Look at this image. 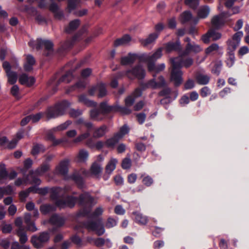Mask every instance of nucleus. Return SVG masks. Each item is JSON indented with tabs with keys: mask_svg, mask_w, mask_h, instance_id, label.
Listing matches in <instances>:
<instances>
[{
	"mask_svg": "<svg viewBox=\"0 0 249 249\" xmlns=\"http://www.w3.org/2000/svg\"><path fill=\"white\" fill-rule=\"evenodd\" d=\"M222 67V63L221 61H217L214 62L213 67L212 69V72L218 75Z\"/></svg>",
	"mask_w": 249,
	"mask_h": 249,
	"instance_id": "nucleus-45",
	"label": "nucleus"
},
{
	"mask_svg": "<svg viewBox=\"0 0 249 249\" xmlns=\"http://www.w3.org/2000/svg\"><path fill=\"white\" fill-rule=\"evenodd\" d=\"M79 203L83 207L78 214V216H85L88 215L91 211L92 206L96 202H94V199L89 193H85L81 194L79 197Z\"/></svg>",
	"mask_w": 249,
	"mask_h": 249,
	"instance_id": "nucleus-3",
	"label": "nucleus"
},
{
	"mask_svg": "<svg viewBox=\"0 0 249 249\" xmlns=\"http://www.w3.org/2000/svg\"><path fill=\"white\" fill-rule=\"evenodd\" d=\"M83 111L80 109H71L69 111V114L71 117L76 118L82 115Z\"/></svg>",
	"mask_w": 249,
	"mask_h": 249,
	"instance_id": "nucleus-59",
	"label": "nucleus"
},
{
	"mask_svg": "<svg viewBox=\"0 0 249 249\" xmlns=\"http://www.w3.org/2000/svg\"><path fill=\"white\" fill-rule=\"evenodd\" d=\"M50 237L49 232L43 231L40 232L38 235L32 236L31 241L36 248L40 249L49 240Z\"/></svg>",
	"mask_w": 249,
	"mask_h": 249,
	"instance_id": "nucleus-8",
	"label": "nucleus"
},
{
	"mask_svg": "<svg viewBox=\"0 0 249 249\" xmlns=\"http://www.w3.org/2000/svg\"><path fill=\"white\" fill-rule=\"evenodd\" d=\"M19 83L23 85L31 86L35 82V78L32 76H28L26 74H22L19 77Z\"/></svg>",
	"mask_w": 249,
	"mask_h": 249,
	"instance_id": "nucleus-19",
	"label": "nucleus"
},
{
	"mask_svg": "<svg viewBox=\"0 0 249 249\" xmlns=\"http://www.w3.org/2000/svg\"><path fill=\"white\" fill-rule=\"evenodd\" d=\"M71 188L70 186H66L63 188L60 187H53L50 190V196L52 199L55 200V205L50 204L42 205L40 206V210L44 214L54 211L56 206L60 208L66 207L72 208L74 207L78 198L71 196L64 197L67 193L70 191Z\"/></svg>",
	"mask_w": 249,
	"mask_h": 249,
	"instance_id": "nucleus-1",
	"label": "nucleus"
},
{
	"mask_svg": "<svg viewBox=\"0 0 249 249\" xmlns=\"http://www.w3.org/2000/svg\"><path fill=\"white\" fill-rule=\"evenodd\" d=\"M80 1V0H69L68 9L69 12H71L76 7V5Z\"/></svg>",
	"mask_w": 249,
	"mask_h": 249,
	"instance_id": "nucleus-54",
	"label": "nucleus"
},
{
	"mask_svg": "<svg viewBox=\"0 0 249 249\" xmlns=\"http://www.w3.org/2000/svg\"><path fill=\"white\" fill-rule=\"evenodd\" d=\"M117 163L118 160L114 158H111L106 166V173L108 175L111 174L116 168Z\"/></svg>",
	"mask_w": 249,
	"mask_h": 249,
	"instance_id": "nucleus-22",
	"label": "nucleus"
},
{
	"mask_svg": "<svg viewBox=\"0 0 249 249\" xmlns=\"http://www.w3.org/2000/svg\"><path fill=\"white\" fill-rule=\"evenodd\" d=\"M36 187H31L28 189V190L26 191H23L19 193V196L21 199H25L29 195L30 192H36V191H35Z\"/></svg>",
	"mask_w": 249,
	"mask_h": 249,
	"instance_id": "nucleus-53",
	"label": "nucleus"
},
{
	"mask_svg": "<svg viewBox=\"0 0 249 249\" xmlns=\"http://www.w3.org/2000/svg\"><path fill=\"white\" fill-rule=\"evenodd\" d=\"M54 0H50L51 2V4L49 6V10L53 13L55 18L60 19L63 16V13L62 11L59 9V6L54 2Z\"/></svg>",
	"mask_w": 249,
	"mask_h": 249,
	"instance_id": "nucleus-16",
	"label": "nucleus"
},
{
	"mask_svg": "<svg viewBox=\"0 0 249 249\" xmlns=\"http://www.w3.org/2000/svg\"><path fill=\"white\" fill-rule=\"evenodd\" d=\"M107 126L105 125H102L99 128H96L93 134L94 138H100L104 136L107 132Z\"/></svg>",
	"mask_w": 249,
	"mask_h": 249,
	"instance_id": "nucleus-32",
	"label": "nucleus"
},
{
	"mask_svg": "<svg viewBox=\"0 0 249 249\" xmlns=\"http://www.w3.org/2000/svg\"><path fill=\"white\" fill-rule=\"evenodd\" d=\"M137 58L136 53H129L127 56H123L121 59L122 65H128L133 64Z\"/></svg>",
	"mask_w": 249,
	"mask_h": 249,
	"instance_id": "nucleus-18",
	"label": "nucleus"
},
{
	"mask_svg": "<svg viewBox=\"0 0 249 249\" xmlns=\"http://www.w3.org/2000/svg\"><path fill=\"white\" fill-rule=\"evenodd\" d=\"M47 138L48 140L52 141L53 142V145H58L63 142H67V138H63L61 139L56 140L55 139L54 136L52 134V132H49L47 135Z\"/></svg>",
	"mask_w": 249,
	"mask_h": 249,
	"instance_id": "nucleus-33",
	"label": "nucleus"
},
{
	"mask_svg": "<svg viewBox=\"0 0 249 249\" xmlns=\"http://www.w3.org/2000/svg\"><path fill=\"white\" fill-rule=\"evenodd\" d=\"M117 225V221L112 218L109 217L107 219L106 226L107 228H111Z\"/></svg>",
	"mask_w": 249,
	"mask_h": 249,
	"instance_id": "nucleus-62",
	"label": "nucleus"
},
{
	"mask_svg": "<svg viewBox=\"0 0 249 249\" xmlns=\"http://www.w3.org/2000/svg\"><path fill=\"white\" fill-rule=\"evenodd\" d=\"M115 105L112 106H108L106 102H103L100 105V111L103 114L110 112H114Z\"/></svg>",
	"mask_w": 249,
	"mask_h": 249,
	"instance_id": "nucleus-26",
	"label": "nucleus"
},
{
	"mask_svg": "<svg viewBox=\"0 0 249 249\" xmlns=\"http://www.w3.org/2000/svg\"><path fill=\"white\" fill-rule=\"evenodd\" d=\"M162 55V48H159L153 54H144L142 56V59L145 62H155L160 58Z\"/></svg>",
	"mask_w": 249,
	"mask_h": 249,
	"instance_id": "nucleus-13",
	"label": "nucleus"
},
{
	"mask_svg": "<svg viewBox=\"0 0 249 249\" xmlns=\"http://www.w3.org/2000/svg\"><path fill=\"white\" fill-rule=\"evenodd\" d=\"M35 62V59L32 55H28L26 57V60L24 65L25 71H31Z\"/></svg>",
	"mask_w": 249,
	"mask_h": 249,
	"instance_id": "nucleus-24",
	"label": "nucleus"
},
{
	"mask_svg": "<svg viewBox=\"0 0 249 249\" xmlns=\"http://www.w3.org/2000/svg\"><path fill=\"white\" fill-rule=\"evenodd\" d=\"M123 74L130 79L135 78L142 79L145 76V71L142 66L137 65L133 67L131 70L124 71Z\"/></svg>",
	"mask_w": 249,
	"mask_h": 249,
	"instance_id": "nucleus-6",
	"label": "nucleus"
},
{
	"mask_svg": "<svg viewBox=\"0 0 249 249\" xmlns=\"http://www.w3.org/2000/svg\"><path fill=\"white\" fill-rule=\"evenodd\" d=\"M28 44L33 49L37 50H40L42 46H44L45 50L48 51V53L46 54V55H49V53L53 51V43L50 40H43L38 38L36 40H30Z\"/></svg>",
	"mask_w": 249,
	"mask_h": 249,
	"instance_id": "nucleus-5",
	"label": "nucleus"
},
{
	"mask_svg": "<svg viewBox=\"0 0 249 249\" xmlns=\"http://www.w3.org/2000/svg\"><path fill=\"white\" fill-rule=\"evenodd\" d=\"M192 18V15L190 11H186L183 12L180 16V20L182 23L189 21Z\"/></svg>",
	"mask_w": 249,
	"mask_h": 249,
	"instance_id": "nucleus-41",
	"label": "nucleus"
},
{
	"mask_svg": "<svg viewBox=\"0 0 249 249\" xmlns=\"http://www.w3.org/2000/svg\"><path fill=\"white\" fill-rule=\"evenodd\" d=\"M210 77L209 75L201 73L198 74L196 75V79L197 83L200 85H206L210 81Z\"/></svg>",
	"mask_w": 249,
	"mask_h": 249,
	"instance_id": "nucleus-31",
	"label": "nucleus"
},
{
	"mask_svg": "<svg viewBox=\"0 0 249 249\" xmlns=\"http://www.w3.org/2000/svg\"><path fill=\"white\" fill-rule=\"evenodd\" d=\"M159 35L157 33H152L148 37L144 39H142L140 41L141 44L144 46L152 43L158 38Z\"/></svg>",
	"mask_w": 249,
	"mask_h": 249,
	"instance_id": "nucleus-28",
	"label": "nucleus"
},
{
	"mask_svg": "<svg viewBox=\"0 0 249 249\" xmlns=\"http://www.w3.org/2000/svg\"><path fill=\"white\" fill-rule=\"evenodd\" d=\"M49 221L51 224L60 227L64 224L65 220L60 215L53 214L50 218Z\"/></svg>",
	"mask_w": 249,
	"mask_h": 249,
	"instance_id": "nucleus-20",
	"label": "nucleus"
},
{
	"mask_svg": "<svg viewBox=\"0 0 249 249\" xmlns=\"http://www.w3.org/2000/svg\"><path fill=\"white\" fill-rule=\"evenodd\" d=\"M209 34H210V36L213 40H217L221 37V34L219 32H216L213 29H211L209 30Z\"/></svg>",
	"mask_w": 249,
	"mask_h": 249,
	"instance_id": "nucleus-55",
	"label": "nucleus"
},
{
	"mask_svg": "<svg viewBox=\"0 0 249 249\" xmlns=\"http://www.w3.org/2000/svg\"><path fill=\"white\" fill-rule=\"evenodd\" d=\"M8 178V172L6 170L5 165L1 163L0 164V184H3L4 181Z\"/></svg>",
	"mask_w": 249,
	"mask_h": 249,
	"instance_id": "nucleus-30",
	"label": "nucleus"
},
{
	"mask_svg": "<svg viewBox=\"0 0 249 249\" xmlns=\"http://www.w3.org/2000/svg\"><path fill=\"white\" fill-rule=\"evenodd\" d=\"M50 165L49 163L47 162H43L41 166L38 168L36 170H31L30 171V175L32 178L31 183H34L36 185H39L41 183V180L39 178L36 177L35 176H41L43 175L46 172L50 169Z\"/></svg>",
	"mask_w": 249,
	"mask_h": 249,
	"instance_id": "nucleus-9",
	"label": "nucleus"
},
{
	"mask_svg": "<svg viewBox=\"0 0 249 249\" xmlns=\"http://www.w3.org/2000/svg\"><path fill=\"white\" fill-rule=\"evenodd\" d=\"M231 15L229 12H221L219 15L214 16L211 20L213 26L218 29L224 24V19Z\"/></svg>",
	"mask_w": 249,
	"mask_h": 249,
	"instance_id": "nucleus-10",
	"label": "nucleus"
},
{
	"mask_svg": "<svg viewBox=\"0 0 249 249\" xmlns=\"http://www.w3.org/2000/svg\"><path fill=\"white\" fill-rule=\"evenodd\" d=\"M219 49L218 44L213 43L211 46L208 47L205 50V53L206 54H209L213 51H217Z\"/></svg>",
	"mask_w": 249,
	"mask_h": 249,
	"instance_id": "nucleus-58",
	"label": "nucleus"
},
{
	"mask_svg": "<svg viewBox=\"0 0 249 249\" xmlns=\"http://www.w3.org/2000/svg\"><path fill=\"white\" fill-rule=\"evenodd\" d=\"M165 50L167 53L172 51H179L181 50L180 42L179 40H177L175 43L169 42L165 45Z\"/></svg>",
	"mask_w": 249,
	"mask_h": 249,
	"instance_id": "nucleus-21",
	"label": "nucleus"
},
{
	"mask_svg": "<svg viewBox=\"0 0 249 249\" xmlns=\"http://www.w3.org/2000/svg\"><path fill=\"white\" fill-rule=\"evenodd\" d=\"M45 150L44 146L41 144H35L32 150V154L36 156L41 152H43Z\"/></svg>",
	"mask_w": 249,
	"mask_h": 249,
	"instance_id": "nucleus-43",
	"label": "nucleus"
},
{
	"mask_svg": "<svg viewBox=\"0 0 249 249\" xmlns=\"http://www.w3.org/2000/svg\"><path fill=\"white\" fill-rule=\"evenodd\" d=\"M120 139L116 137L115 134L113 137L107 140L105 142L106 145L108 147H113L119 141Z\"/></svg>",
	"mask_w": 249,
	"mask_h": 249,
	"instance_id": "nucleus-46",
	"label": "nucleus"
},
{
	"mask_svg": "<svg viewBox=\"0 0 249 249\" xmlns=\"http://www.w3.org/2000/svg\"><path fill=\"white\" fill-rule=\"evenodd\" d=\"M73 76L71 71H67L65 74L63 75L58 81L57 85L62 82L66 83H69L73 79Z\"/></svg>",
	"mask_w": 249,
	"mask_h": 249,
	"instance_id": "nucleus-34",
	"label": "nucleus"
},
{
	"mask_svg": "<svg viewBox=\"0 0 249 249\" xmlns=\"http://www.w3.org/2000/svg\"><path fill=\"white\" fill-rule=\"evenodd\" d=\"M186 54L183 52L178 57L171 58L172 71L171 72V80L174 82L176 86H179L183 81L182 78V71L181 68L183 67L189 68L193 63V60L191 57L185 58Z\"/></svg>",
	"mask_w": 249,
	"mask_h": 249,
	"instance_id": "nucleus-2",
	"label": "nucleus"
},
{
	"mask_svg": "<svg viewBox=\"0 0 249 249\" xmlns=\"http://www.w3.org/2000/svg\"><path fill=\"white\" fill-rule=\"evenodd\" d=\"M71 105L68 101L64 100L54 107H49L46 111L47 117L48 119L54 118L63 115Z\"/></svg>",
	"mask_w": 249,
	"mask_h": 249,
	"instance_id": "nucleus-4",
	"label": "nucleus"
},
{
	"mask_svg": "<svg viewBox=\"0 0 249 249\" xmlns=\"http://www.w3.org/2000/svg\"><path fill=\"white\" fill-rule=\"evenodd\" d=\"M102 168L101 165L96 162H94L90 168V171L92 174L96 176H99L100 175L102 172Z\"/></svg>",
	"mask_w": 249,
	"mask_h": 249,
	"instance_id": "nucleus-35",
	"label": "nucleus"
},
{
	"mask_svg": "<svg viewBox=\"0 0 249 249\" xmlns=\"http://www.w3.org/2000/svg\"><path fill=\"white\" fill-rule=\"evenodd\" d=\"M70 160L65 159L61 161L55 167L54 174L65 177L68 173Z\"/></svg>",
	"mask_w": 249,
	"mask_h": 249,
	"instance_id": "nucleus-11",
	"label": "nucleus"
},
{
	"mask_svg": "<svg viewBox=\"0 0 249 249\" xmlns=\"http://www.w3.org/2000/svg\"><path fill=\"white\" fill-rule=\"evenodd\" d=\"M71 179L75 181L77 184L79 188L83 187L84 182L82 178L79 174L77 173H74L71 177Z\"/></svg>",
	"mask_w": 249,
	"mask_h": 249,
	"instance_id": "nucleus-39",
	"label": "nucleus"
},
{
	"mask_svg": "<svg viewBox=\"0 0 249 249\" xmlns=\"http://www.w3.org/2000/svg\"><path fill=\"white\" fill-rule=\"evenodd\" d=\"M29 178H31L30 174L26 178H18V179H17L16 180V181L15 182V184L16 186H19L22 184H27L28 183L33 184V183H31L32 181V179L31 180H29Z\"/></svg>",
	"mask_w": 249,
	"mask_h": 249,
	"instance_id": "nucleus-44",
	"label": "nucleus"
},
{
	"mask_svg": "<svg viewBox=\"0 0 249 249\" xmlns=\"http://www.w3.org/2000/svg\"><path fill=\"white\" fill-rule=\"evenodd\" d=\"M135 221L141 225H145L147 223V217L138 212H134Z\"/></svg>",
	"mask_w": 249,
	"mask_h": 249,
	"instance_id": "nucleus-27",
	"label": "nucleus"
},
{
	"mask_svg": "<svg viewBox=\"0 0 249 249\" xmlns=\"http://www.w3.org/2000/svg\"><path fill=\"white\" fill-rule=\"evenodd\" d=\"M79 101L88 107H95L96 103L89 100L85 95H81L79 97Z\"/></svg>",
	"mask_w": 249,
	"mask_h": 249,
	"instance_id": "nucleus-38",
	"label": "nucleus"
},
{
	"mask_svg": "<svg viewBox=\"0 0 249 249\" xmlns=\"http://www.w3.org/2000/svg\"><path fill=\"white\" fill-rule=\"evenodd\" d=\"M131 41V37L128 35H125L122 37L116 39L114 42V45L117 47L119 46L128 44Z\"/></svg>",
	"mask_w": 249,
	"mask_h": 249,
	"instance_id": "nucleus-23",
	"label": "nucleus"
},
{
	"mask_svg": "<svg viewBox=\"0 0 249 249\" xmlns=\"http://www.w3.org/2000/svg\"><path fill=\"white\" fill-rule=\"evenodd\" d=\"M6 75L8 77V82L10 84H14L17 80L18 75L16 72L14 71L7 72Z\"/></svg>",
	"mask_w": 249,
	"mask_h": 249,
	"instance_id": "nucleus-47",
	"label": "nucleus"
},
{
	"mask_svg": "<svg viewBox=\"0 0 249 249\" xmlns=\"http://www.w3.org/2000/svg\"><path fill=\"white\" fill-rule=\"evenodd\" d=\"M158 81H156L155 78L149 80L146 84V88L157 89L162 87L165 85V81L163 76H160L158 78Z\"/></svg>",
	"mask_w": 249,
	"mask_h": 249,
	"instance_id": "nucleus-14",
	"label": "nucleus"
},
{
	"mask_svg": "<svg viewBox=\"0 0 249 249\" xmlns=\"http://www.w3.org/2000/svg\"><path fill=\"white\" fill-rule=\"evenodd\" d=\"M210 11V9L208 6H201L197 11V17L200 18H205L208 16Z\"/></svg>",
	"mask_w": 249,
	"mask_h": 249,
	"instance_id": "nucleus-25",
	"label": "nucleus"
},
{
	"mask_svg": "<svg viewBox=\"0 0 249 249\" xmlns=\"http://www.w3.org/2000/svg\"><path fill=\"white\" fill-rule=\"evenodd\" d=\"M103 209L102 207H98L95 210L94 212L90 215V217L92 219H94L96 217L102 215V214L103 213Z\"/></svg>",
	"mask_w": 249,
	"mask_h": 249,
	"instance_id": "nucleus-60",
	"label": "nucleus"
},
{
	"mask_svg": "<svg viewBox=\"0 0 249 249\" xmlns=\"http://www.w3.org/2000/svg\"><path fill=\"white\" fill-rule=\"evenodd\" d=\"M131 165V160L129 158H126L124 159L122 163V167L124 169H127L130 168Z\"/></svg>",
	"mask_w": 249,
	"mask_h": 249,
	"instance_id": "nucleus-61",
	"label": "nucleus"
},
{
	"mask_svg": "<svg viewBox=\"0 0 249 249\" xmlns=\"http://www.w3.org/2000/svg\"><path fill=\"white\" fill-rule=\"evenodd\" d=\"M17 232L19 237L20 243H25L28 240V238L26 233L24 231V229L18 230Z\"/></svg>",
	"mask_w": 249,
	"mask_h": 249,
	"instance_id": "nucleus-50",
	"label": "nucleus"
},
{
	"mask_svg": "<svg viewBox=\"0 0 249 249\" xmlns=\"http://www.w3.org/2000/svg\"><path fill=\"white\" fill-rule=\"evenodd\" d=\"M24 222L27 226V230L32 232H35L37 230V228L35 225L34 222L31 221V214L26 213L24 215Z\"/></svg>",
	"mask_w": 249,
	"mask_h": 249,
	"instance_id": "nucleus-17",
	"label": "nucleus"
},
{
	"mask_svg": "<svg viewBox=\"0 0 249 249\" xmlns=\"http://www.w3.org/2000/svg\"><path fill=\"white\" fill-rule=\"evenodd\" d=\"M200 94L202 97H207L211 94V90L208 87H204L201 89Z\"/></svg>",
	"mask_w": 249,
	"mask_h": 249,
	"instance_id": "nucleus-64",
	"label": "nucleus"
},
{
	"mask_svg": "<svg viewBox=\"0 0 249 249\" xmlns=\"http://www.w3.org/2000/svg\"><path fill=\"white\" fill-rule=\"evenodd\" d=\"M71 124V121H67L65 123L60 124L59 125L54 127L53 129V130L54 131H62L67 129L68 126Z\"/></svg>",
	"mask_w": 249,
	"mask_h": 249,
	"instance_id": "nucleus-52",
	"label": "nucleus"
},
{
	"mask_svg": "<svg viewBox=\"0 0 249 249\" xmlns=\"http://www.w3.org/2000/svg\"><path fill=\"white\" fill-rule=\"evenodd\" d=\"M83 226L89 231H95L98 236L103 235L105 232L101 219H98L95 221H87L84 223Z\"/></svg>",
	"mask_w": 249,
	"mask_h": 249,
	"instance_id": "nucleus-7",
	"label": "nucleus"
},
{
	"mask_svg": "<svg viewBox=\"0 0 249 249\" xmlns=\"http://www.w3.org/2000/svg\"><path fill=\"white\" fill-rule=\"evenodd\" d=\"M142 182L143 183V184L148 187L151 186L153 184V180L152 178L149 176H146V177L143 178Z\"/></svg>",
	"mask_w": 249,
	"mask_h": 249,
	"instance_id": "nucleus-63",
	"label": "nucleus"
},
{
	"mask_svg": "<svg viewBox=\"0 0 249 249\" xmlns=\"http://www.w3.org/2000/svg\"><path fill=\"white\" fill-rule=\"evenodd\" d=\"M234 61L235 56L234 53L232 51H230L229 53L228 57L227 58L226 61L227 66L229 68L231 67L233 65Z\"/></svg>",
	"mask_w": 249,
	"mask_h": 249,
	"instance_id": "nucleus-51",
	"label": "nucleus"
},
{
	"mask_svg": "<svg viewBox=\"0 0 249 249\" xmlns=\"http://www.w3.org/2000/svg\"><path fill=\"white\" fill-rule=\"evenodd\" d=\"M129 128L126 124L124 125L121 127L119 132L115 134L116 137H119V139H122L125 134L129 132Z\"/></svg>",
	"mask_w": 249,
	"mask_h": 249,
	"instance_id": "nucleus-49",
	"label": "nucleus"
},
{
	"mask_svg": "<svg viewBox=\"0 0 249 249\" xmlns=\"http://www.w3.org/2000/svg\"><path fill=\"white\" fill-rule=\"evenodd\" d=\"M103 114L100 110L94 108L90 111V117L91 119L95 121H101L102 118L100 116V114Z\"/></svg>",
	"mask_w": 249,
	"mask_h": 249,
	"instance_id": "nucleus-36",
	"label": "nucleus"
},
{
	"mask_svg": "<svg viewBox=\"0 0 249 249\" xmlns=\"http://www.w3.org/2000/svg\"><path fill=\"white\" fill-rule=\"evenodd\" d=\"M87 240L90 243L93 242L94 244L98 247H102L105 244V240L102 238L94 239L91 237H88Z\"/></svg>",
	"mask_w": 249,
	"mask_h": 249,
	"instance_id": "nucleus-40",
	"label": "nucleus"
},
{
	"mask_svg": "<svg viewBox=\"0 0 249 249\" xmlns=\"http://www.w3.org/2000/svg\"><path fill=\"white\" fill-rule=\"evenodd\" d=\"M185 3L190 7L196 9L199 4V0H185Z\"/></svg>",
	"mask_w": 249,
	"mask_h": 249,
	"instance_id": "nucleus-57",
	"label": "nucleus"
},
{
	"mask_svg": "<svg viewBox=\"0 0 249 249\" xmlns=\"http://www.w3.org/2000/svg\"><path fill=\"white\" fill-rule=\"evenodd\" d=\"M80 20L76 19L71 21L69 26L66 28L65 31L68 33H71L77 29L80 25Z\"/></svg>",
	"mask_w": 249,
	"mask_h": 249,
	"instance_id": "nucleus-29",
	"label": "nucleus"
},
{
	"mask_svg": "<svg viewBox=\"0 0 249 249\" xmlns=\"http://www.w3.org/2000/svg\"><path fill=\"white\" fill-rule=\"evenodd\" d=\"M129 107H122L118 104L115 105V109L114 112H118L123 115H127L131 113V109L128 108Z\"/></svg>",
	"mask_w": 249,
	"mask_h": 249,
	"instance_id": "nucleus-37",
	"label": "nucleus"
},
{
	"mask_svg": "<svg viewBox=\"0 0 249 249\" xmlns=\"http://www.w3.org/2000/svg\"><path fill=\"white\" fill-rule=\"evenodd\" d=\"M88 157V152L85 149H81L77 156V160L78 162H84L87 160Z\"/></svg>",
	"mask_w": 249,
	"mask_h": 249,
	"instance_id": "nucleus-42",
	"label": "nucleus"
},
{
	"mask_svg": "<svg viewBox=\"0 0 249 249\" xmlns=\"http://www.w3.org/2000/svg\"><path fill=\"white\" fill-rule=\"evenodd\" d=\"M227 44L228 45L229 49L231 50V51H232V52L236 49L237 46H238V45H239V43L236 42L232 39L231 40H229L227 41Z\"/></svg>",
	"mask_w": 249,
	"mask_h": 249,
	"instance_id": "nucleus-56",
	"label": "nucleus"
},
{
	"mask_svg": "<svg viewBox=\"0 0 249 249\" xmlns=\"http://www.w3.org/2000/svg\"><path fill=\"white\" fill-rule=\"evenodd\" d=\"M97 92L98 93L99 97H103L107 94V89L104 84L98 83L89 90V93L91 95H93Z\"/></svg>",
	"mask_w": 249,
	"mask_h": 249,
	"instance_id": "nucleus-12",
	"label": "nucleus"
},
{
	"mask_svg": "<svg viewBox=\"0 0 249 249\" xmlns=\"http://www.w3.org/2000/svg\"><path fill=\"white\" fill-rule=\"evenodd\" d=\"M202 51V48L195 42L189 43L186 44L183 54L188 55L191 53H197Z\"/></svg>",
	"mask_w": 249,
	"mask_h": 249,
	"instance_id": "nucleus-15",
	"label": "nucleus"
},
{
	"mask_svg": "<svg viewBox=\"0 0 249 249\" xmlns=\"http://www.w3.org/2000/svg\"><path fill=\"white\" fill-rule=\"evenodd\" d=\"M90 135V132L87 131L86 132L80 134L78 137L74 139L72 142L75 143L80 142L89 138Z\"/></svg>",
	"mask_w": 249,
	"mask_h": 249,
	"instance_id": "nucleus-48",
	"label": "nucleus"
}]
</instances>
